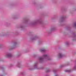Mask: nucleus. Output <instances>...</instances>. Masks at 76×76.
<instances>
[{"label": "nucleus", "instance_id": "7", "mask_svg": "<svg viewBox=\"0 0 76 76\" xmlns=\"http://www.w3.org/2000/svg\"><path fill=\"white\" fill-rule=\"evenodd\" d=\"M14 44H16V43H15Z\"/></svg>", "mask_w": 76, "mask_h": 76}, {"label": "nucleus", "instance_id": "2", "mask_svg": "<svg viewBox=\"0 0 76 76\" xmlns=\"http://www.w3.org/2000/svg\"><path fill=\"white\" fill-rule=\"evenodd\" d=\"M12 56V55L11 53H8L7 55L6 56L7 57H11Z\"/></svg>", "mask_w": 76, "mask_h": 76}, {"label": "nucleus", "instance_id": "5", "mask_svg": "<svg viewBox=\"0 0 76 76\" xmlns=\"http://www.w3.org/2000/svg\"><path fill=\"white\" fill-rule=\"evenodd\" d=\"M39 60H43V58L41 57H40L39 58Z\"/></svg>", "mask_w": 76, "mask_h": 76}, {"label": "nucleus", "instance_id": "4", "mask_svg": "<svg viewBox=\"0 0 76 76\" xmlns=\"http://www.w3.org/2000/svg\"><path fill=\"white\" fill-rule=\"evenodd\" d=\"M44 57H47V55H44Z\"/></svg>", "mask_w": 76, "mask_h": 76}, {"label": "nucleus", "instance_id": "3", "mask_svg": "<svg viewBox=\"0 0 76 76\" xmlns=\"http://www.w3.org/2000/svg\"><path fill=\"white\" fill-rule=\"evenodd\" d=\"M40 51H41V52H44V51H45V50L44 49H41Z\"/></svg>", "mask_w": 76, "mask_h": 76}, {"label": "nucleus", "instance_id": "6", "mask_svg": "<svg viewBox=\"0 0 76 76\" xmlns=\"http://www.w3.org/2000/svg\"><path fill=\"white\" fill-rule=\"evenodd\" d=\"M68 71H69V72L70 71V70H69Z\"/></svg>", "mask_w": 76, "mask_h": 76}, {"label": "nucleus", "instance_id": "1", "mask_svg": "<svg viewBox=\"0 0 76 76\" xmlns=\"http://www.w3.org/2000/svg\"><path fill=\"white\" fill-rule=\"evenodd\" d=\"M64 56L61 54V53H59L58 55V57L59 58H61L62 57H63Z\"/></svg>", "mask_w": 76, "mask_h": 76}]
</instances>
